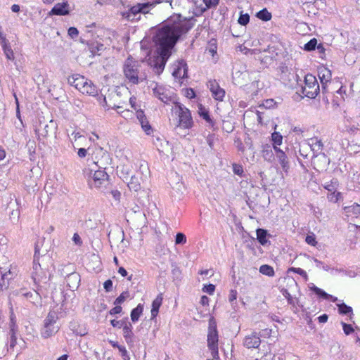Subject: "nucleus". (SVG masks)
Segmentation results:
<instances>
[{
    "mask_svg": "<svg viewBox=\"0 0 360 360\" xmlns=\"http://www.w3.org/2000/svg\"><path fill=\"white\" fill-rule=\"evenodd\" d=\"M186 243V237L183 233H177L175 237V243L176 245L185 244Z\"/></svg>",
    "mask_w": 360,
    "mask_h": 360,
    "instance_id": "09e8293b",
    "label": "nucleus"
},
{
    "mask_svg": "<svg viewBox=\"0 0 360 360\" xmlns=\"http://www.w3.org/2000/svg\"><path fill=\"white\" fill-rule=\"evenodd\" d=\"M132 325L129 322H127L123 326V336L127 344H131L133 342L134 333L132 332Z\"/></svg>",
    "mask_w": 360,
    "mask_h": 360,
    "instance_id": "a878e982",
    "label": "nucleus"
},
{
    "mask_svg": "<svg viewBox=\"0 0 360 360\" xmlns=\"http://www.w3.org/2000/svg\"><path fill=\"white\" fill-rule=\"evenodd\" d=\"M256 16L264 21H268L271 18V13H269L266 8H264L259 11Z\"/></svg>",
    "mask_w": 360,
    "mask_h": 360,
    "instance_id": "ea45409f",
    "label": "nucleus"
},
{
    "mask_svg": "<svg viewBox=\"0 0 360 360\" xmlns=\"http://www.w3.org/2000/svg\"><path fill=\"white\" fill-rule=\"evenodd\" d=\"M283 142V136H271V145L281 146Z\"/></svg>",
    "mask_w": 360,
    "mask_h": 360,
    "instance_id": "052dcab7",
    "label": "nucleus"
},
{
    "mask_svg": "<svg viewBox=\"0 0 360 360\" xmlns=\"http://www.w3.org/2000/svg\"><path fill=\"white\" fill-rule=\"evenodd\" d=\"M238 296V292L236 290L231 289L229 291V300L231 303H233L235 300H236Z\"/></svg>",
    "mask_w": 360,
    "mask_h": 360,
    "instance_id": "13d9d810",
    "label": "nucleus"
},
{
    "mask_svg": "<svg viewBox=\"0 0 360 360\" xmlns=\"http://www.w3.org/2000/svg\"><path fill=\"white\" fill-rule=\"evenodd\" d=\"M207 347L211 352L213 359L219 358V335L217 328L216 321L213 318L209 320L208 333H207Z\"/></svg>",
    "mask_w": 360,
    "mask_h": 360,
    "instance_id": "20e7f679",
    "label": "nucleus"
},
{
    "mask_svg": "<svg viewBox=\"0 0 360 360\" xmlns=\"http://www.w3.org/2000/svg\"><path fill=\"white\" fill-rule=\"evenodd\" d=\"M281 292H282V295L287 300L288 304L291 305L293 307H295L296 305L298 304V302H299L298 299L293 298L287 289H283L281 290Z\"/></svg>",
    "mask_w": 360,
    "mask_h": 360,
    "instance_id": "72a5a7b5",
    "label": "nucleus"
},
{
    "mask_svg": "<svg viewBox=\"0 0 360 360\" xmlns=\"http://www.w3.org/2000/svg\"><path fill=\"white\" fill-rule=\"evenodd\" d=\"M257 234V240L262 246H266V245H270L271 243L268 240V236H270V234L268 233L267 230L259 228L256 230Z\"/></svg>",
    "mask_w": 360,
    "mask_h": 360,
    "instance_id": "4be33fe9",
    "label": "nucleus"
},
{
    "mask_svg": "<svg viewBox=\"0 0 360 360\" xmlns=\"http://www.w3.org/2000/svg\"><path fill=\"white\" fill-rule=\"evenodd\" d=\"M219 0H203V2L205 4L207 8L215 7L218 5Z\"/></svg>",
    "mask_w": 360,
    "mask_h": 360,
    "instance_id": "0e129e2a",
    "label": "nucleus"
},
{
    "mask_svg": "<svg viewBox=\"0 0 360 360\" xmlns=\"http://www.w3.org/2000/svg\"><path fill=\"white\" fill-rule=\"evenodd\" d=\"M125 80L130 84L137 85L147 80V67L143 63L128 58L123 65Z\"/></svg>",
    "mask_w": 360,
    "mask_h": 360,
    "instance_id": "f03ea898",
    "label": "nucleus"
},
{
    "mask_svg": "<svg viewBox=\"0 0 360 360\" xmlns=\"http://www.w3.org/2000/svg\"><path fill=\"white\" fill-rule=\"evenodd\" d=\"M105 46L103 44L98 43V41L91 42L89 44V49L92 55H100V52L105 50Z\"/></svg>",
    "mask_w": 360,
    "mask_h": 360,
    "instance_id": "7c9ffc66",
    "label": "nucleus"
},
{
    "mask_svg": "<svg viewBox=\"0 0 360 360\" xmlns=\"http://www.w3.org/2000/svg\"><path fill=\"white\" fill-rule=\"evenodd\" d=\"M72 240L75 242V244L77 245H81L82 243V241L81 240V238L80 236H79L78 233H75L74 235H73V237H72Z\"/></svg>",
    "mask_w": 360,
    "mask_h": 360,
    "instance_id": "774afa93",
    "label": "nucleus"
},
{
    "mask_svg": "<svg viewBox=\"0 0 360 360\" xmlns=\"http://www.w3.org/2000/svg\"><path fill=\"white\" fill-rule=\"evenodd\" d=\"M327 198L330 202L336 203L342 198V193L340 192H337L336 191L330 192Z\"/></svg>",
    "mask_w": 360,
    "mask_h": 360,
    "instance_id": "37998d69",
    "label": "nucleus"
},
{
    "mask_svg": "<svg viewBox=\"0 0 360 360\" xmlns=\"http://www.w3.org/2000/svg\"><path fill=\"white\" fill-rule=\"evenodd\" d=\"M84 174L88 176V184L91 188H100L108 181V175L104 170L86 169Z\"/></svg>",
    "mask_w": 360,
    "mask_h": 360,
    "instance_id": "0eeeda50",
    "label": "nucleus"
},
{
    "mask_svg": "<svg viewBox=\"0 0 360 360\" xmlns=\"http://www.w3.org/2000/svg\"><path fill=\"white\" fill-rule=\"evenodd\" d=\"M22 295L34 304H39L41 300V297L45 296L42 288L38 286H37V289L33 292L29 291L23 292Z\"/></svg>",
    "mask_w": 360,
    "mask_h": 360,
    "instance_id": "f8f14e48",
    "label": "nucleus"
},
{
    "mask_svg": "<svg viewBox=\"0 0 360 360\" xmlns=\"http://www.w3.org/2000/svg\"><path fill=\"white\" fill-rule=\"evenodd\" d=\"M174 111L178 117V124L176 129H190L193 125L194 122L191 116V111L186 108L183 104L175 102Z\"/></svg>",
    "mask_w": 360,
    "mask_h": 360,
    "instance_id": "7ed1b4c3",
    "label": "nucleus"
},
{
    "mask_svg": "<svg viewBox=\"0 0 360 360\" xmlns=\"http://www.w3.org/2000/svg\"><path fill=\"white\" fill-rule=\"evenodd\" d=\"M162 300H163L162 295L160 293L153 301L151 311H150L151 319H154L158 316L160 307H161L162 303Z\"/></svg>",
    "mask_w": 360,
    "mask_h": 360,
    "instance_id": "b1692460",
    "label": "nucleus"
},
{
    "mask_svg": "<svg viewBox=\"0 0 360 360\" xmlns=\"http://www.w3.org/2000/svg\"><path fill=\"white\" fill-rule=\"evenodd\" d=\"M3 43H4L3 46H2L3 50L6 56V58L8 60H13L14 59L13 51L11 49V48L7 45V44L6 43L5 39H4Z\"/></svg>",
    "mask_w": 360,
    "mask_h": 360,
    "instance_id": "4c0bfd02",
    "label": "nucleus"
},
{
    "mask_svg": "<svg viewBox=\"0 0 360 360\" xmlns=\"http://www.w3.org/2000/svg\"><path fill=\"white\" fill-rule=\"evenodd\" d=\"M210 89L216 100L222 101L225 91L215 82H210Z\"/></svg>",
    "mask_w": 360,
    "mask_h": 360,
    "instance_id": "412c9836",
    "label": "nucleus"
},
{
    "mask_svg": "<svg viewBox=\"0 0 360 360\" xmlns=\"http://www.w3.org/2000/svg\"><path fill=\"white\" fill-rule=\"evenodd\" d=\"M302 92L309 98H314L318 95L320 87L315 76L307 74L304 77V86L302 87Z\"/></svg>",
    "mask_w": 360,
    "mask_h": 360,
    "instance_id": "6e6552de",
    "label": "nucleus"
},
{
    "mask_svg": "<svg viewBox=\"0 0 360 360\" xmlns=\"http://www.w3.org/2000/svg\"><path fill=\"white\" fill-rule=\"evenodd\" d=\"M331 72L326 68H321L319 70V77L322 83L331 82Z\"/></svg>",
    "mask_w": 360,
    "mask_h": 360,
    "instance_id": "cd10ccee",
    "label": "nucleus"
},
{
    "mask_svg": "<svg viewBox=\"0 0 360 360\" xmlns=\"http://www.w3.org/2000/svg\"><path fill=\"white\" fill-rule=\"evenodd\" d=\"M193 26V24L190 20L182 18L179 14H174L157 30L153 38L156 56L149 59V64L157 75L163 72L171 56V51L180 37L188 32Z\"/></svg>",
    "mask_w": 360,
    "mask_h": 360,
    "instance_id": "f257e3e1",
    "label": "nucleus"
},
{
    "mask_svg": "<svg viewBox=\"0 0 360 360\" xmlns=\"http://www.w3.org/2000/svg\"><path fill=\"white\" fill-rule=\"evenodd\" d=\"M58 319V316L56 311H50L44 320V326L41 330V336L47 339L54 335L58 330L59 327L56 325Z\"/></svg>",
    "mask_w": 360,
    "mask_h": 360,
    "instance_id": "39448f33",
    "label": "nucleus"
},
{
    "mask_svg": "<svg viewBox=\"0 0 360 360\" xmlns=\"http://www.w3.org/2000/svg\"><path fill=\"white\" fill-rule=\"evenodd\" d=\"M153 4L149 2L137 4L131 6L127 11L122 12V16L129 21L137 20L140 19V16L137 17L138 15L143 13L146 14L149 13L150 8Z\"/></svg>",
    "mask_w": 360,
    "mask_h": 360,
    "instance_id": "423d86ee",
    "label": "nucleus"
},
{
    "mask_svg": "<svg viewBox=\"0 0 360 360\" xmlns=\"http://www.w3.org/2000/svg\"><path fill=\"white\" fill-rule=\"evenodd\" d=\"M80 92L83 94L96 96L98 94V89L91 80L87 79Z\"/></svg>",
    "mask_w": 360,
    "mask_h": 360,
    "instance_id": "aec40b11",
    "label": "nucleus"
},
{
    "mask_svg": "<svg viewBox=\"0 0 360 360\" xmlns=\"http://www.w3.org/2000/svg\"><path fill=\"white\" fill-rule=\"evenodd\" d=\"M68 34L71 38L74 39L78 36L79 31L76 27H71L68 29Z\"/></svg>",
    "mask_w": 360,
    "mask_h": 360,
    "instance_id": "bf43d9fd",
    "label": "nucleus"
},
{
    "mask_svg": "<svg viewBox=\"0 0 360 360\" xmlns=\"http://www.w3.org/2000/svg\"><path fill=\"white\" fill-rule=\"evenodd\" d=\"M127 186L130 191H139L141 189L140 179L135 175H132L130 178V181L127 183Z\"/></svg>",
    "mask_w": 360,
    "mask_h": 360,
    "instance_id": "c756f323",
    "label": "nucleus"
},
{
    "mask_svg": "<svg viewBox=\"0 0 360 360\" xmlns=\"http://www.w3.org/2000/svg\"><path fill=\"white\" fill-rule=\"evenodd\" d=\"M305 241L308 245L311 246H316L317 244V241L316 240V236L314 233L311 235H307L305 238Z\"/></svg>",
    "mask_w": 360,
    "mask_h": 360,
    "instance_id": "3c124183",
    "label": "nucleus"
},
{
    "mask_svg": "<svg viewBox=\"0 0 360 360\" xmlns=\"http://www.w3.org/2000/svg\"><path fill=\"white\" fill-rule=\"evenodd\" d=\"M137 118L139 119L143 131L147 135H150L153 132V129L143 111L137 112Z\"/></svg>",
    "mask_w": 360,
    "mask_h": 360,
    "instance_id": "5701e85b",
    "label": "nucleus"
},
{
    "mask_svg": "<svg viewBox=\"0 0 360 360\" xmlns=\"http://www.w3.org/2000/svg\"><path fill=\"white\" fill-rule=\"evenodd\" d=\"M261 344L259 335L253 332L249 335H246L243 340V345L248 349L258 348Z\"/></svg>",
    "mask_w": 360,
    "mask_h": 360,
    "instance_id": "9b49d317",
    "label": "nucleus"
},
{
    "mask_svg": "<svg viewBox=\"0 0 360 360\" xmlns=\"http://www.w3.org/2000/svg\"><path fill=\"white\" fill-rule=\"evenodd\" d=\"M333 82H328V83H322L321 84V93L323 95L328 94L329 93H333L334 88H333Z\"/></svg>",
    "mask_w": 360,
    "mask_h": 360,
    "instance_id": "58836bf2",
    "label": "nucleus"
},
{
    "mask_svg": "<svg viewBox=\"0 0 360 360\" xmlns=\"http://www.w3.org/2000/svg\"><path fill=\"white\" fill-rule=\"evenodd\" d=\"M44 269L41 267L39 260L33 259V266L32 271V278L39 279V272H42Z\"/></svg>",
    "mask_w": 360,
    "mask_h": 360,
    "instance_id": "f704fd0d",
    "label": "nucleus"
},
{
    "mask_svg": "<svg viewBox=\"0 0 360 360\" xmlns=\"http://www.w3.org/2000/svg\"><path fill=\"white\" fill-rule=\"evenodd\" d=\"M248 76V73L247 72H240L239 71L238 72H236L233 75V80L235 81L236 84H238V85H243L245 82H240L239 80V78L241 77H242V79H244L245 77H246Z\"/></svg>",
    "mask_w": 360,
    "mask_h": 360,
    "instance_id": "79ce46f5",
    "label": "nucleus"
},
{
    "mask_svg": "<svg viewBox=\"0 0 360 360\" xmlns=\"http://www.w3.org/2000/svg\"><path fill=\"white\" fill-rule=\"evenodd\" d=\"M233 172L235 174L240 176H242L244 172L242 165L236 163L233 164Z\"/></svg>",
    "mask_w": 360,
    "mask_h": 360,
    "instance_id": "603ef678",
    "label": "nucleus"
},
{
    "mask_svg": "<svg viewBox=\"0 0 360 360\" xmlns=\"http://www.w3.org/2000/svg\"><path fill=\"white\" fill-rule=\"evenodd\" d=\"M18 327L14 323H11L10 326L9 335H17Z\"/></svg>",
    "mask_w": 360,
    "mask_h": 360,
    "instance_id": "338daca9",
    "label": "nucleus"
},
{
    "mask_svg": "<svg viewBox=\"0 0 360 360\" xmlns=\"http://www.w3.org/2000/svg\"><path fill=\"white\" fill-rule=\"evenodd\" d=\"M222 129L226 133H231L233 129V126L229 121H223Z\"/></svg>",
    "mask_w": 360,
    "mask_h": 360,
    "instance_id": "864d4df0",
    "label": "nucleus"
},
{
    "mask_svg": "<svg viewBox=\"0 0 360 360\" xmlns=\"http://www.w3.org/2000/svg\"><path fill=\"white\" fill-rule=\"evenodd\" d=\"M69 4L68 1L56 4L51 9L50 14L56 15H65L69 14Z\"/></svg>",
    "mask_w": 360,
    "mask_h": 360,
    "instance_id": "2eb2a0df",
    "label": "nucleus"
},
{
    "mask_svg": "<svg viewBox=\"0 0 360 360\" xmlns=\"http://www.w3.org/2000/svg\"><path fill=\"white\" fill-rule=\"evenodd\" d=\"M17 345V335H9V340L7 344V351L11 352L13 351L14 347Z\"/></svg>",
    "mask_w": 360,
    "mask_h": 360,
    "instance_id": "a19ab883",
    "label": "nucleus"
},
{
    "mask_svg": "<svg viewBox=\"0 0 360 360\" xmlns=\"http://www.w3.org/2000/svg\"><path fill=\"white\" fill-rule=\"evenodd\" d=\"M243 141L240 137H236L234 143L237 147L238 150L243 153L250 150L252 153H254V148L252 144V140L251 136H243Z\"/></svg>",
    "mask_w": 360,
    "mask_h": 360,
    "instance_id": "1a4fd4ad",
    "label": "nucleus"
},
{
    "mask_svg": "<svg viewBox=\"0 0 360 360\" xmlns=\"http://www.w3.org/2000/svg\"><path fill=\"white\" fill-rule=\"evenodd\" d=\"M288 272H294L295 274H297L304 278L305 279H307V272L301 269V268H297V267H290L288 269Z\"/></svg>",
    "mask_w": 360,
    "mask_h": 360,
    "instance_id": "de8ad7c7",
    "label": "nucleus"
},
{
    "mask_svg": "<svg viewBox=\"0 0 360 360\" xmlns=\"http://www.w3.org/2000/svg\"><path fill=\"white\" fill-rule=\"evenodd\" d=\"M341 324H342V329H343L344 333L346 335H349L352 334L354 332V328H353L352 325L346 323L345 322H342Z\"/></svg>",
    "mask_w": 360,
    "mask_h": 360,
    "instance_id": "8fccbe9b",
    "label": "nucleus"
},
{
    "mask_svg": "<svg viewBox=\"0 0 360 360\" xmlns=\"http://www.w3.org/2000/svg\"><path fill=\"white\" fill-rule=\"evenodd\" d=\"M153 91L155 96L158 98L164 103H169V102L172 101V97L168 96L165 89L162 86H159L157 84H155V86L153 87Z\"/></svg>",
    "mask_w": 360,
    "mask_h": 360,
    "instance_id": "ddd939ff",
    "label": "nucleus"
},
{
    "mask_svg": "<svg viewBox=\"0 0 360 360\" xmlns=\"http://www.w3.org/2000/svg\"><path fill=\"white\" fill-rule=\"evenodd\" d=\"M276 158L278 159L281 166L282 167V169L283 171L287 172L289 166H288V158L284 153L283 150L278 151V154L276 155Z\"/></svg>",
    "mask_w": 360,
    "mask_h": 360,
    "instance_id": "c85d7f7f",
    "label": "nucleus"
},
{
    "mask_svg": "<svg viewBox=\"0 0 360 360\" xmlns=\"http://www.w3.org/2000/svg\"><path fill=\"white\" fill-rule=\"evenodd\" d=\"M338 311L342 315H349V319H352L353 314V309L350 306L347 305L345 303L338 304Z\"/></svg>",
    "mask_w": 360,
    "mask_h": 360,
    "instance_id": "473e14b6",
    "label": "nucleus"
},
{
    "mask_svg": "<svg viewBox=\"0 0 360 360\" xmlns=\"http://www.w3.org/2000/svg\"><path fill=\"white\" fill-rule=\"evenodd\" d=\"M338 186V181L336 179H331L329 182H326L323 185L325 189L328 192H333L337 190Z\"/></svg>",
    "mask_w": 360,
    "mask_h": 360,
    "instance_id": "e433bc0d",
    "label": "nucleus"
},
{
    "mask_svg": "<svg viewBox=\"0 0 360 360\" xmlns=\"http://www.w3.org/2000/svg\"><path fill=\"white\" fill-rule=\"evenodd\" d=\"M51 274L49 271L43 270L39 272V279H33L36 286L43 288L41 284L46 285L50 281Z\"/></svg>",
    "mask_w": 360,
    "mask_h": 360,
    "instance_id": "393cba45",
    "label": "nucleus"
},
{
    "mask_svg": "<svg viewBox=\"0 0 360 360\" xmlns=\"http://www.w3.org/2000/svg\"><path fill=\"white\" fill-rule=\"evenodd\" d=\"M153 143L160 153L168 152L172 150V144L167 136H156L153 140Z\"/></svg>",
    "mask_w": 360,
    "mask_h": 360,
    "instance_id": "9d476101",
    "label": "nucleus"
},
{
    "mask_svg": "<svg viewBox=\"0 0 360 360\" xmlns=\"http://www.w3.org/2000/svg\"><path fill=\"white\" fill-rule=\"evenodd\" d=\"M309 288L316 295H317L319 298H321L323 300H328L333 302H335L338 300V298L336 297H334L332 295L327 293L323 290L316 286L314 283L310 284Z\"/></svg>",
    "mask_w": 360,
    "mask_h": 360,
    "instance_id": "dca6fc26",
    "label": "nucleus"
},
{
    "mask_svg": "<svg viewBox=\"0 0 360 360\" xmlns=\"http://www.w3.org/2000/svg\"><path fill=\"white\" fill-rule=\"evenodd\" d=\"M317 46V40L315 38L311 39L309 40L305 45H304V50L311 51L316 49Z\"/></svg>",
    "mask_w": 360,
    "mask_h": 360,
    "instance_id": "a18cd8bd",
    "label": "nucleus"
},
{
    "mask_svg": "<svg viewBox=\"0 0 360 360\" xmlns=\"http://www.w3.org/2000/svg\"><path fill=\"white\" fill-rule=\"evenodd\" d=\"M127 323V321H122V320L117 321L115 319H113V320L110 321V324L112 325V326L116 327L118 328H123V326H124V323Z\"/></svg>",
    "mask_w": 360,
    "mask_h": 360,
    "instance_id": "4d7b16f0",
    "label": "nucleus"
},
{
    "mask_svg": "<svg viewBox=\"0 0 360 360\" xmlns=\"http://www.w3.org/2000/svg\"><path fill=\"white\" fill-rule=\"evenodd\" d=\"M86 80L87 79L84 77L76 75L68 78V83L81 91Z\"/></svg>",
    "mask_w": 360,
    "mask_h": 360,
    "instance_id": "6ab92c4d",
    "label": "nucleus"
},
{
    "mask_svg": "<svg viewBox=\"0 0 360 360\" xmlns=\"http://www.w3.org/2000/svg\"><path fill=\"white\" fill-rule=\"evenodd\" d=\"M143 311V305L142 304H139L135 308H134L131 311V319L135 323L139 321L140 316L142 314Z\"/></svg>",
    "mask_w": 360,
    "mask_h": 360,
    "instance_id": "2f4dec72",
    "label": "nucleus"
},
{
    "mask_svg": "<svg viewBox=\"0 0 360 360\" xmlns=\"http://www.w3.org/2000/svg\"><path fill=\"white\" fill-rule=\"evenodd\" d=\"M262 153L264 160L269 162H272L275 160V155L273 153L271 145H264Z\"/></svg>",
    "mask_w": 360,
    "mask_h": 360,
    "instance_id": "bb28decb",
    "label": "nucleus"
},
{
    "mask_svg": "<svg viewBox=\"0 0 360 360\" xmlns=\"http://www.w3.org/2000/svg\"><path fill=\"white\" fill-rule=\"evenodd\" d=\"M118 349L123 360H130V356L124 346L122 345Z\"/></svg>",
    "mask_w": 360,
    "mask_h": 360,
    "instance_id": "6e6d98bb",
    "label": "nucleus"
},
{
    "mask_svg": "<svg viewBox=\"0 0 360 360\" xmlns=\"http://www.w3.org/2000/svg\"><path fill=\"white\" fill-rule=\"evenodd\" d=\"M188 67L187 64L184 60L178 62V65L174 69L172 75L175 78H185L187 77Z\"/></svg>",
    "mask_w": 360,
    "mask_h": 360,
    "instance_id": "4468645a",
    "label": "nucleus"
},
{
    "mask_svg": "<svg viewBox=\"0 0 360 360\" xmlns=\"http://www.w3.org/2000/svg\"><path fill=\"white\" fill-rule=\"evenodd\" d=\"M250 21V15L248 13L243 14L240 12L238 22L241 25H246Z\"/></svg>",
    "mask_w": 360,
    "mask_h": 360,
    "instance_id": "49530a36",
    "label": "nucleus"
},
{
    "mask_svg": "<svg viewBox=\"0 0 360 360\" xmlns=\"http://www.w3.org/2000/svg\"><path fill=\"white\" fill-rule=\"evenodd\" d=\"M103 288L106 292H110L112 289V281L110 279L106 280L103 283Z\"/></svg>",
    "mask_w": 360,
    "mask_h": 360,
    "instance_id": "69168bd1",
    "label": "nucleus"
},
{
    "mask_svg": "<svg viewBox=\"0 0 360 360\" xmlns=\"http://www.w3.org/2000/svg\"><path fill=\"white\" fill-rule=\"evenodd\" d=\"M198 114L200 117L204 119L207 122V127L210 129H212L213 131L215 130V122L213 121V120L211 118L209 111L205 108L202 105H200L199 110H198Z\"/></svg>",
    "mask_w": 360,
    "mask_h": 360,
    "instance_id": "f3484780",
    "label": "nucleus"
},
{
    "mask_svg": "<svg viewBox=\"0 0 360 360\" xmlns=\"http://www.w3.org/2000/svg\"><path fill=\"white\" fill-rule=\"evenodd\" d=\"M129 293L128 291L122 292L114 301L115 305H120L129 297Z\"/></svg>",
    "mask_w": 360,
    "mask_h": 360,
    "instance_id": "c03bdc74",
    "label": "nucleus"
},
{
    "mask_svg": "<svg viewBox=\"0 0 360 360\" xmlns=\"http://www.w3.org/2000/svg\"><path fill=\"white\" fill-rule=\"evenodd\" d=\"M202 290L209 295H213L215 290V285L211 283L205 285L202 288Z\"/></svg>",
    "mask_w": 360,
    "mask_h": 360,
    "instance_id": "5fc2aeb1",
    "label": "nucleus"
},
{
    "mask_svg": "<svg viewBox=\"0 0 360 360\" xmlns=\"http://www.w3.org/2000/svg\"><path fill=\"white\" fill-rule=\"evenodd\" d=\"M40 245L39 242H37L34 245V259L39 260V255H40Z\"/></svg>",
    "mask_w": 360,
    "mask_h": 360,
    "instance_id": "680f3d73",
    "label": "nucleus"
},
{
    "mask_svg": "<svg viewBox=\"0 0 360 360\" xmlns=\"http://www.w3.org/2000/svg\"><path fill=\"white\" fill-rule=\"evenodd\" d=\"M259 273L269 277H273L275 275L274 268L268 264H263L259 269Z\"/></svg>",
    "mask_w": 360,
    "mask_h": 360,
    "instance_id": "c9c22d12",
    "label": "nucleus"
},
{
    "mask_svg": "<svg viewBox=\"0 0 360 360\" xmlns=\"http://www.w3.org/2000/svg\"><path fill=\"white\" fill-rule=\"evenodd\" d=\"M344 213L347 218H357L360 215V205L354 203L349 206H345Z\"/></svg>",
    "mask_w": 360,
    "mask_h": 360,
    "instance_id": "a211bd4d",
    "label": "nucleus"
},
{
    "mask_svg": "<svg viewBox=\"0 0 360 360\" xmlns=\"http://www.w3.org/2000/svg\"><path fill=\"white\" fill-rule=\"evenodd\" d=\"M122 308L120 305H115L109 311V314L112 316L120 314L122 312Z\"/></svg>",
    "mask_w": 360,
    "mask_h": 360,
    "instance_id": "e2e57ef3",
    "label": "nucleus"
}]
</instances>
